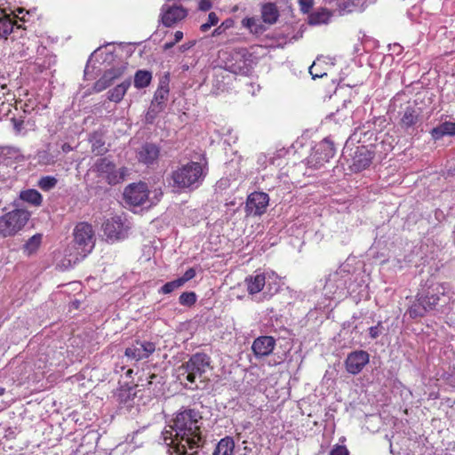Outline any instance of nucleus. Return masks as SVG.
<instances>
[{"instance_id":"dca6fc26","label":"nucleus","mask_w":455,"mask_h":455,"mask_svg":"<svg viewBox=\"0 0 455 455\" xmlns=\"http://www.w3.org/2000/svg\"><path fill=\"white\" fill-rule=\"evenodd\" d=\"M204 172H172L174 186L178 188H188L204 179Z\"/></svg>"},{"instance_id":"aec40b11","label":"nucleus","mask_w":455,"mask_h":455,"mask_svg":"<svg viewBox=\"0 0 455 455\" xmlns=\"http://www.w3.org/2000/svg\"><path fill=\"white\" fill-rule=\"evenodd\" d=\"M234 452L235 441L233 437L225 436L218 442L212 455H234Z\"/></svg>"},{"instance_id":"2f4dec72","label":"nucleus","mask_w":455,"mask_h":455,"mask_svg":"<svg viewBox=\"0 0 455 455\" xmlns=\"http://www.w3.org/2000/svg\"><path fill=\"white\" fill-rule=\"evenodd\" d=\"M267 157L266 156H259V162H262L263 168L264 169H274V168H284V160L278 156V157H270L268 159V164H267Z\"/></svg>"},{"instance_id":"49530a36","label":"nucleus","mask_w":455,"mask_h":455,"mask_svg":"<svg viewBox=\"0 0 455 455\" xmlns=\"http://www.w3.org/2000/svg\"><path fill=\"white\" fill-rule=\"evenodd\" d=\"M212 7L211 0H200L199 1V9L202 11H208Z\"/></svg>"},{"instance_id":"58836bf2","label":"nucleus","mask_w":455,"mask_h":455,"mask_svg":"<svg viewBox=\"0 0 455 455\" xmlns=\"http://www.w3.org/2000/svg\"><path fill=\"white\" fill-rule=\"evenodd\" d=\"M320 65V60L317 59L311 67L309 68V73L312 76L313 79L323 77L326 75L325 71L319 70L318 67Z\"/></svg>"},{"instance_id":"ea45409f","label":"nucleus","mask_w":455,"mask_h":455,"mask_svg":"<svg viewBox=\"0 0 455 455\" xmlns=\"http://www.w3.org/2000/svg\"><path fill=\"white\" fill-rule=\"evenodd\" d=\"M196 275V272L195 270V268L193 267H190L188 268L185 273L184 275L178 278V280L180 282V284H182V286L188 281L192 280Z\"/></svg>"},{"instance_id":"c756f323","label":"nucleus","mask_w":455,"mask_h":455,"mask_svg":"<svg viewBox=\"0 0 455 455\" xmlns=\"http://www.w3.org/2000/svg\"><path fill=\"white\" fill-rule=\"evenodd\" d=\"M152 79L150 72L146 70H139L136 72L134 76V86L136 88L147 87Z\"/></svg>"},{"instance_id":"4d7b16f0","label":"nucleus","mask_w":455,"mask_h":455,"mask_svg":"<svg viewBox=\"0 0 455 455\" xmlns=\"http://www.w3.org/2000/svg\"><path fill=\"white\" fill-rule=\"evenodd\" d=\"M5 393V388L0 387V396L3 395Z\"/></svg>"},{"instance_id":"4468645a","label":"nucleus","mask_w":455,"mask_h":455,"mask_svg":"<svg viewBox=\"0 0 455 455\" xmlns=\"http://www.w3.org/2000/svg\"><path fill=\"white\" fill-rule=\"evenodd\" d=\"M188 12L182 6L177 4H164L161 9L162 22L166 27H171L183 20Z\"/></svg>"},{"instance_id":"1a4fd4ad","label":"nucleus","mask_w":455,"mask_h":455,"mask_svg":"<svg viewBox=\"0 0 455 455\" xmlns=\"http://www.w3.org/2000/svg\"><path fill=\"white\" fill-rule=\"evenodd\" d=\"M347 162L350 161L348 165L351 171H363L370 167L372 160V153L365 146H358L353 151H348L346 156Z\"/></svg>"},{"instance_id":"f3484780","label":"nucleus","mask_w":455,"mask_h":455,"mask_svg":"<svg viewBox=\"0 0 455 455\" xmlns=\"http://www.w3.org/2000/svg\"><path fill=\"white\" fill-rule=\"evenodd\" d=\"M159 156V148L152 143H146L138 153L140 162L146 164H153Z\"/></svg>"},{"instance_id":"6ab92c4d","label":"nucleus","mask_w":455,"mask_h":455,"mask_svg":"<svg viewBox=\"0 0 455 455\" xmlns=\"http://www.w3.org/2000/svg\"><path fill=\"white\" fill-rule=\"evenodd\" d=\"M279 17V12L276 5L273 3H267L261 7L262 21L267 25L275 24Z\"/></svg>"},{"instance_id":"7ed1b4c3","label":"nucleus","mask_w":455,"mask_h":455,"mask_svg":"<svg viewBox=\"0 0 455 455\" xmlns=\"http://www.w3.org/2000/svg\"><path fill=\"white\" fill-rule=\"evenodd\" d=\"M210 363L209 355L204 353H196L179 368V378L180 380H186L196 387L197 380L200 382L204 380V375Z\"/></svg>"},{"instance_id":"4be33fe9","label":"nucleus","mask_w":455,"mask_h":455,"mask_svg":"<svg viewBox=\"0 0 455 455\" xmlns=\"http://www.w3.org/2000/svg\"><path fill=\"white\" fill-rule=\"evenodd\" d=\"M131 85V80L127 79L117 84L115 88L111 89L108 92V99L113 102H120L125 95L127 90Z\"/></svg>"},{"instance_id":"f704fd0d","label":"nucleus","mask_w":455,"mask_h":455,"mask_svg":"<svg viewBox=\"0 0 455 455\" xmlns=\"http://www.w3.org/2000/svg\"><path fill=\"white\" fill-rule=\"evenodd\" d=\"M57 184V180L52 176L42 177L37 185L44 191H49L52 189Z\"/></svg>"},{"instance_id":"cd10ccee","label":"nucleus","mask_w":455,"mask_h":455,"mask_svg":"<svg viewBox=\"0 0 455 455\" xmlns=\"http://www.w3.org/2000/svg\"><path fill=\"white\" fill-rule=\"evenodd\" d=\"M418 119L419 113L417 110L412 108H407L402 116L401 124L405 128H409L414 125Z\"/></svg>"},{"instance_id":"ddd939ff","label":"nucleus","mask_w":455,"mask_h":455,"mask_svg":"<svg viewBox=\"0 0 455 455\" xmlns=\"http://www.w3.org/2000/svg\"><path fill=\"white\" fill-rule=\"evenodd\" d=\"M369 360L370 355L366 351L357 350L351 352L345 361L346 370L353 375L358 374L369 363Z\"/></svg>"},{"instance_id":"20e7f679","label":"nucleus","mask_w":455,"mask_h":455,"mask_svg":"<svg viewBox=\"0 0 455 455\" xmlns=\"http://www.w3.org/2000/svg\"><path fill=\"white\" fill-rule=\"evenodd\" d=\"M163 196L161 188L149 190L145 182L140 181L128 185L124 191L125 202L133 206H140L148 202L150 205L156 204Z\"/></svg>"},{"instance_id":"5701e85b","label":"nucleus","mask_w":455,"mask_h":455,"mask_svg":"<svg viewBox=\"0 0 455 455\" xmlns=\"http://www.w3.org/2000/svg\"><path fill=\"white\" fill-rule=\"evenodd\" d=\"M431 134L435 140H439L445 135H455V123L444 122L434 128Z\"/></svg>"},{"instance_id":"f257e3e1","label":"nucleus","mask_w":455,"mask_h":455,"mask_svg":"<svg viewBox=\"0 0 455 455\" xmlns=\"http://www.w3.org/2000/svg\"><path fill=\"white\" fill-rule=\"evenodd\" d=\"M203 416L196 409L182 407L172 419L174 436L171 444L177 455H198L197 449L204 443Z\"/></svg>"},{"instance_id":"13d9d810","label":"nucleus","mask_w":455,"mask_h":455,"mask_svg":"<svg viewBox=\"0 0 455 455\" xmlns=\"http://www.w3.org/2000/svg\"><path fill=\"white\" fill-rule=\"evenodd\" d=\"M132 373V369L127 371V375H131Z\"/></svg>"},{"instance_id":"de8ad7c7","label":"nucleus","mask_w":455,"mask_h":455,"mask_svg":"<svg viewBox=\"0 0 455 455\" xmlns=\"http://www.w3.org/2000/svg\"><path fill=\"white\" fill-rule=\"evenodd\" d=\"M157 376L156 374H151L149 375L148 377L146 378L147 379V383L144 384V383H141L140 385L137 384V386H141L143 387L144 388H148L149 389V386L152 384V379H156Z\"/></svg>"},{"instance_id":"864d4df0","label":"nucleus","mask_w":455,"mask_h":455,"mask_svg":"<svg viewBox=\"0 0 455 455\" xmlns=\"http://www.w3.org/2000/svg\"><path fill=\"white\" fill-rule=\"evenodd\" d=\"M176 43L174 41L172 42H169V43H165L164 44V49L165 50H168V49H171Z\"/></svg>"},{"instance_id":"a211bd4d","label":"nucleus","mask_w":455,"mask_h":455,"mask_svg":"<svg viewBox=\"0 0 455 455\" xmlns=\"http://www.w3.org/2000/svg\"><path fill=\"white\" fill-rule=\"evenodd\" d=\"M247 291L250 295H254L261 291L266 283V276L264 274L256 275H249L244 280Z\"/></svg>"},{"instance_id":"e433bc0d","label":"nucleus","mask_w":455,"mask_h":455,"mask_svg":"<svg viewBox=\"0 0 455 455\" xmlns=\"http://www.w3.org/2000/svg\"><path fill=\"white\" fill-rule=\"evenodd\" d=\"M180 287H182V284H180V282L178 279H176L164 284L160 288L159 292L163 294H169L172 292L174 290L179 289Z\"/></svg>"},{"instance_id":"bf43d9fd","label":"nucleus","mask_w":455,"mask_h":455,"mask_svg":"<svg viewBox=\"0 0 455 455\" xmlns=\"http://www.w3.org/2000/svg\"><path fill=\"white\" fill-rule=\"evenodd\" d=\"M20 125H21V124H16L15 126H16V128H17L18 130H20Z\"/></svg>"},{"instance_id":"9d476101","label":"nucleus","mask_w":455,"mask_h":455,"mask_svg":"<svg viewBox=\"0 0 455 455\" xmlns=\"http://www.w3.org/2000/svg\"><path fill=\"white\" fill-rule=\"evenodd\" d=\"M104 235L111 241L124 239L127 235V229L121 217H112L105 220L102 225Z\"/></svg>"},{"instance_id":"412c9836","label":"nucleus","mask_w":455,"mask_h":455,"mask_svg":"<svg viewBox=\"0 0 455 455\" xmlns=\"http://www.w3.org/2000/svg\"><path fill=\"white\" fill-rule=\"evenodd\" d=\"M242 26L247 28L250 33L254 35H260L266 31L264 22L258 17H247L242 20Z\"/></svg>"},{"instance_id":"c85d7f7f","label":"nucleus","mask_w":455,"mask_h":455,"mask_svg":"<svg viewBox=\"0 0 455 455\" xmlns=\"http://www.w3.org/2000/svg\"><path fill=\"white\" fill-rule=\"evenodd\" d=\"M331 16V12H329L327 9L323 8L315 12H313L309 16V23L312 25L327 23Z\"/></svg>"},{"instance_id":"6e6552de","label":"nucleus","mask_w":455,"mask_h":455,"mask_svg":"<svg viewBox=\"0 0 455 455\" xmlns=\"http://www.w3.org/2000/svg\"><path fill=\"white\" fill-rule=\"evenodd\" d=\"M269 204V196L261 191H254L248 195L244 206L246 217H259L263 215Z\"/></svg>"},{"instance_id":"79ce46f5","label":"nucleus","mask_w":455,"mask_h":455,"mask_svg":"<svg viewBox=\"0 0 455 455\" xmlns=\"http://www.w3.org/2000/svg\"><path fill=\"white\" fill-rule=\"evenodd\" d=\"M228 69L235 73V74H241V75H243V74H246L247 72V68L245 67V63L243 62V65L241 64H231L228 66Z\"/></svg>"},{"instance_id":"423d86ee","label":"nucleus","mask_w":455,"mask_h":455,"mask_svg":"<svg viewBox=\"0 0 455 455\" xmlns=\"http://www.w3.org/2000/svg\"><path fill=\"white\" fill-rule=\"evenodd\" d=\"M74 240L81 254L85 257L92 251L95 244V234L92 226L88 222H79L74 228Z\"/></svg>"},{"instance_id":"a878e982","label":"nucleus","mask_w":455,"mask_h":455,"mask_svg":"<svg viewBox=\"0 0 455 455\" xmlns=\"http://www.w3.org/2000/svg\"><path fill=\"white\" fill-rule=\"evenodd\" d=\"M41 243H42V235L41 234L34 235L24 244V246H23L24 253L27 254L28 256L32 255L39 249Z\"/></svg>"},{"instance_id":"37998d69","label":"nucleus","mask_w":455,"mask_h":455,"mask_svg":"<svg viewBox=\"0 0 455 455\" xmlns=\"http://www.w3.org/2000/svg\"><path fill=\"white\" fill-rule=\"evenodd\" d=\"M300 11L304 13H307L313 7V0H299Z\"/></svg>"},{"instance_id":"8fccbe9b","label":"nucleus","mask_w":455,"mask_h":455,"mask_svg":"<svg viewBox=\"0 0 455 455\" xmlns=\"http://www.w3.org/2000/svg\"><path fill=\"white\" fill-rule=\"evenodd\" d=\"M183 38V33L181 31H176L174 34V42L178 43Z\"/></svg>"},{"instance_id":"473e14b6","label":"nucleus","mask_w":455,"mask_h":455,"mask_svg":"<svg viewBox=\"0 0 455 455\" xmlns=\"http://www.w3.org/2000/svg\"><path fill=\"white\" fill-rule=\"evenodd\" d=\"M169 90L166 87H160L155 93L154 100L152 101L153 108H157L158 110L163 108V104L167 98Z\"/></svg>"},{"instance_id":"f8f14e48","label":"nucleus","mask_w":455,"mask_h":455,"mask_svg":"<svg viewBox=\"0 0 455 455\" xmlns=\"http://www.w3.org/2000/svg\"><path fill=\"white\" fill-rule=\"evenodd\" d=\"M126 65L121 64L104 72L102 76L94 84L93 92H100L109 87L115 80L123 76L126 70Z\"/></svg>"},{"instance_id":"c9c22d12","label":"nucleus","mask_w":455,"mask_h":455,"mask_svg":"<svg viewBox=\"0 0 455 455\" xmlns=\"http://www.w3.org/2000/svg\"><path fill=\"white\" fill-rule=\"evenodd\" d=\"M196 158L200 161H192L185 166L183 171H204L207 167V162L201 156H198Z\"/></svg>"},{"instance_id":"7c9ffc66","label":"nucleus","mask_w":455,"mask_h":455,"mask_svg":"<svg viewBox=\"0 0 455 455\" xmlns=\"http://www.w3.org/2000/svg\"><path fill=\"white\" fill-rule=\"evenodd\" d=\"M90 141L92 143V150L96 155H102L107 151V148L105 146V141L103 140L101 135L94 133L92 135Z\"/></svg>"},{"instance_id":"393cba45","label":"nucleus","mask_w":455,"mask_h":455,"mask_svg":"<svg viewBox=\"0 0 455 455\" xmlns=\"http://www.w3.org/2000/svg\"><path fill=\"white\" fill-rule=\"evenodd\" d=\"M367 135V132H364L363 131V129L361 128H356L355 130V132L350 135V137L347 139L346 144H345V148H344V150H343V155L346 156V154L348 152V151H352L353 150V147L356 144V143H364L365 141L363 140L362 139V136H366Z\"/></svg>"},{"instance_id":"a18cd8bd","label":"nucleus","mask_w":455,"mask_h":455,"mask_svg":"<svg viewBox=\"0 0 455 455\" xmlns=\"http://www.w3.org/2000/svg\"><path fill=\"white\" fill-rule=\"evenodd\" d=\"M381 324V323L379 322L378 323V325L376 326H371L369 328V334H370V337L371 339H376L379 337V326Z\"/></svg>"},{"instance_id":"f03ea898","label":"nucleus","mask_w":455,"mask_h":455,"mask_svg":"<svg viewBox=\"0 0 455 455\" xmlns=\"http://www.w3.org/2000/svg\"><path fill=\"white\" fill-rule=\"evenodd\" d=\"M449 290L447 283L427 280L416 295V301L409 307L408 313L411 318L422 317L428 311L435 310L439 304L441 296Z\"/></svg>"},{"instance_id":"a19ab883","label":"nucleus","mask_w":455,"mask_h":455,"mask_svg":"<svg viewBox=\"0 0 455 455\" xmlns=\"http://www.w3.org/2000/svg\"><path fill=\"white\" fill-rule=\"evenodd\" d=\"M329 455H349V451L345 445L336 444L331 450Z\"/></svg>"},{"instance_id":"3c124183","label":"nucleus","mask_w":455,"mask_h":455,"mask_svg":"<svg viewBox=\"0 0 455 455\" xmlns=\"http://www.w3.org/2000/svg\"><path fill=\"white\" fill-rule=\"evenodd\" d=\"M151 108H152L151 110L147 114V120H149L150 122H152V119L154 118V116H151V112L159 111L158 108L155 109V108H153V106Z\"/></svg>"},{"instance_id":"9b49d317","label":"nucleus","mask_w":455,"mask_h":455,"mask_svg":"<svg viewBox=\"0 0 455 455\" xmlns=\"http://www.w3.org/2000/svg\"><path fill=\"white\" fill-rule=\"evenodd\" d=\"M156 351V345L150 341L135 340L124 351L125 356L136 361L148 358Z\"/></svg>"},{"instance_id":"c03bdc74","label":"nucleus","mask_w":455,"mask_h":455,"mask_svg":"<svg viewBox=\"0 0 455 455\" xmlns=\"http://www.w3.org/2000/svg\"><path fill=\"white\" fill-rule=\"evenodd\" d=\"M99 161L100 163L97 164V171H108V169H112L114 167L112 163L107 158H100Z\"/></svg>"},{"instance_id":"bb28decb","label":"nucleus","mask_w":455,"mask_h":455,"mask_svg":"<svg viewBox=\"0 0 455 455\" xmlns=\"http://www.w3.org/2000/svg\"><path fill=\"white\" fill-rule=\"evenodd\" d=\"M13 22L9 15L0 10V37L6 38L12 32Z\"/></svg>"},{"instance_id":"72a5a7b5","label":"nucleus","mask_w":455,"mask_h":455,"mask_svg":"<svg viewBox=\"0 0 455 455\" xmlns=\"http://www.w3.org/2000/svg\"><path fill=\"white\" fill-rule=\"evenodd\" d=\"M179 302L182 306L192 307L196 302V294L194 291L182 292L179 298Z\"/></svg>"},{"instance_id":"4c0bfd02","label":"nucleus","mask_w":455,"mask_h":455,"mask_svg":"<svg viewBox=\"0 0 455 455\" xmlns=\"http://www.w3.org/2000/svg\"><path fill=\"white\" fill-rule=\"evenodd\" d=\"M219 22V17L215 12H210L208 15V20L203 23L200 27L202 32L208 31L212 26L217 25Z\"/></svg>"},{"instance_id":"6e6d98bb","label":"nucleus","mask_w":455,"mask_h":455,"mask_svg":"<svg viewBox=\"0 0 455 455\" xmlns=\"http://www.w3.org/2000/svg\"><path fill=\"white\" fill-rule=\"evenodd\" d=\"M223 23H225L224 28L226 30L228 28H229L231 26L232 20H228L224 21Z\"/></svg>"},{"instance_id":"09e8293b","label":"nucleus","mask_w":455,"mask_h":455,"mask_svg":"<svg viewBox=\"0 0 455 455\" xmlns=\"http://www.w3.org/2000/svg\"><path fill=\"white\" fill-rule=\"evenodd\" d=\"M224 25L225 23H221L220 26H219L218 28H216L213 32H212V36H219L220 35L221 33H223L225 31V28H224Z\"/></svg>"},{"instance_id":"b1692460","label":"nucleus","mask_w":455,"mask_h":455,"mask_svg":"<svg viewBox=\"0 0 455 455\" xmlns=\"http://www.w3.org/2000/svg\"><path fill=\"white\" fill-rule=\"evenodd\" d=\"M20 198L34 206H40L43 202L42 195L36 189H26L21 191Z\"/></svg>"},{"instance_id":"5fc2aeb1","label":"nucleus","mask_w":455,"mask_h":455,"mask_svg":"<svg viewBox=\"0 0 455 455\" xmlns=\"http://www.w3.org/2000/svg\"><path fill=\"white\" fill-rule=\"evenodd\" d=\"M243 453L242 455H249L251 452V448L248 446L243 447Z\"/></svg>"},{"instance_id":"0eeeda50","label":"nucleus","mask_w":455,"mask_h":455,"mask_svg":"<svg viewBox=\"0 0 455 455\" xmlns=\"http://www.w3.org/2000/svg\"><path fill=\"white\" fill-rule=\"evenodd\" d=\"M334 156V147L329 140H322L315 148L314 153L307 159L306 168L320 169L325 168Z\"/></svg>"},{"instance_id":"603ef678","label":"nucleus","mask_w":455,"mask_h":455,"mask_svg":"<svg viewBox=\"0 0 455 455\" xmlns=\"http://www.w3.org/2000/svg\"><path fill=\"white\" fill-rule=\"evenodd\" d=\"M71 149H72V148L70 147V145H69V144H68V143H64V144L62 145V150H63L64 152H68V151H70Z\"/></svg>"},{"instance_id":"2eb2a0df","label":"nucleus","mask_w":455,"mask_h":455,"mask_svg":"<svg viewBox=\"0 0 455 455\" xmlns=\"http://www.w3.org/2000/svg\"><path fill=\"white\" fill-rule=\"evenodd\" d=\"M275 347V339L271 336H259L254 339L251 349L257 358L269 355Z\"/></svg>"},{"instance_id":"39448f33","label":"nucleus","mask_w":455,"mask_h":455,"mask_svg":"<svg viewBox=\"0 0 455 455\" xmlns=\"http://www.w3.org/2000/svg\"><path fill=\"white\" fill-rule=\"evenodd\" d=\"M29 213L21 209L12 210L0 217V235L13 236L27 224Z\"/></svg>"}]
</instances>
